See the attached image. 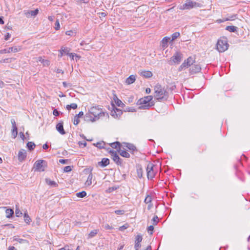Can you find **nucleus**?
I'll use <instances>...</instances> for the list:
<instances>
[{"label": "nucleus", "mask_w": 250, "mask_h": 250, "mask_svg": "<svg viewBox=\"0 0 250 250\" xmlns=\"http://www.w3.org/2000/svg\"><path fill=\"white\" fill-rule=\"evenodd\" d=\"M154 97L160 102L167 101L168 97V92L161 85L157 84L154 87Z\"/></svg>", "instance_id": "f257e3e1"}, {"label": "nucleus", "mask_w": 250, "mask_h": 250, "mask_svg": "<svg viewBox=\"0 0 250 250\" xmlns=\"http://www.w3.org/2000/svg\"><path fill=\"white\" fill-rule=\"evenodd\" d=\"M152 96H146L138 100L137 104L140 105L139 108L140 109H148L154 105V102L152 101Z\"/></svg>", "instance_id": "f03ea898"}, {"label": "nucleus", "mask_w": 250, "mask_h": 250, "mask_svg": "<svg viewBox=\"0 0 250 250\" xmlns=\"http://www.w3.org/2000/svg\"><path fill=\"white\" fill-rule=\"evenodd\" d=\"M183 58V54L180 51H176L175 54L168 61V64L169 65H173L174 64H179L182 61Z\"/></svg>", "instance_id": "7ed1b4c3"}, {"label": "nucleus", "mask_w": 250, "mask_h": 250, "mask_svg": "<svg viewBox=\"0 0 250 250\" xmlns=\"http://www.w3.org/2000/svg\"><path fill=\"white\" fill-rule=\"evenodd\" d=\"M89 112L95 118L96 120H98L100 117L104 116L105 113L102 109L97 106L91 107L89 110Z\"/></svg>", "instance_id": "20e7f679"}, {"label": "nucleus", "mask_w": 250, "mask_h": 250, "mask_svg": "<svg viewBox=\"0 0 250 250\" xmlns=\"http://www.w3.org/2000/svg\"><path fill=\"white\" fill-rule=\"evenodd\" d=\"M146 172L147 178L152 179L156 173V166L152 163H148L146 167Z\"/></svg>", "instance_id": "39448f33"}, {"label": "nucleus", "mask_w": 250, "mask_h": 250, "mask_svg": "<svg viewBox=\"0 0 250 250\" xmlns=\"http://www.w3.org/2000/svg\"><path fill=\"white\" fill-rule=\"evenodd\" d=\"M47 166V162L43 160L37 161L34 165V167L35 169V170L39 171H44Z\"/></svg>", "instance_id": "423d86ee"}, {"label": "nucleus", "mask_w": 250, "mask_h": 250, "mask_svg": "<svg viewBox=\"0 0 250 250\" xmlns=\"http://www.w3.org/2000/svg\"><path fill=\"white\" fill-rule=\"evenodd\" d=\"M228 44L226 40H219L217 43L216 48L220 52H223L228 49Z\"/></svg>", "instance_id": "0eeeda50"}, {"label": "nucleus", "mask_w": 250, "mask_h": 250, "mask_svg": "<svg viewBox=\"0 0 250 250\" xmlns=\"http://www.w3.org/2000/svg\"><path fill=\"white\" fill-rule=\"evenodd\" d=\"M199 5L200 4L195 1L192 0H187L185 4H184L182 6H181L180 9L182 10L190 9L193 7H198Z\"/></svg>", "instance_id": "6e6552de"}, {"label": "nucleus", "mask_w": 250, "mask_h": 250, "mask_svg": "<svg viewBox=\"0 0 250 250\" xmlns=\"http://www.w3.org/2000/svg\"><path fill=\"white\" fill-rule=\"evenodd\" d=\"M110 154L111 156L112 159L118 165H121L122 164V160L120 159L118 155L117 154L116 152L110 150L109 151Z\"/></svg>", "instance_id": "1a4fd4ad"}, {"label": "nucleus", "mask_w": 250, "mask_h": 250, "mask_svg": "<svg viewBox=\"0 0 250 250\" xmlns=\"http://www.w3.org/2000/svg\"><path fill=\"white\" fill-rule=\"evenodd\" d=\"M21 50V48L20 46H14L9 47L8 49H4L0 50V54L3 53H9L11 52H17L20 51Z\"/></svg>", "instance_id": "9d476101"}, {"label": "nucleus", "mask_w": 250, "mask_h": 250, "mask_svg": "<svg viewBox=\"0 0 250 250\" xmlns=\"http://www.w3.org/2000/svg\"><path fill=\"white\" fill-rule=\"evenodd\" d=\"M142 239L143 238L141 235L138 234L136 236L134 246V248L135 250H139V249L141 248V243L142 241Z\"/></svg>", "instance_id": "9b49d317"}, {"label": "nucleus", "mask_w": 250, "mask_h": 250, "mask_svg": "<svg viewBox=\"0 0 250 250\" xmlns=\"http://www.w3.org/2000/svg\"><path fill=\"white\" fill-rule=\"evenodd\" d=\"M201 68L200 65L197 64H193L189 68V73L190 74H194L200 71Z\"/></svg>", "instance_id": "f8f14e48"}, {"label": "nucleus", "mask_w": 250, "mask_h": 250, "mask_svg": "<svg viewBox=\"0 0 250 250\" xmlns=\"http://www.w3.org/2000/svg\"><path fill=\"white\" fill-rule=\"evenodd\" d=\"M195 62V58L190 56L189 57L187 60H185L182 63H185V67L187 68L191 66Z\"/></svg>", "instance_id": "ddd939ff"}, {"label": "nucleus", "mask_w": 250, "mask_h": 250, "mask_svg": "<svg viewBox=\"0 0 250 250\" xmlns=\"http://www.w3.org/2000/svg\"><path fill=\"white\" fill-rule=\"evenodd\" d=\"M84 121L87 122H95L97 120H96L95 118L94 117V116L89 112L88 111V112L86 113L84 117Z\"/></svg>", "instance_id": "4468645a"}, {"label": "nucleus", "mask_w": 250, "mask_h": 250, "mask_svg": "<svg viewBox=\"0 0 250 250\" xmlns=\"http://www.w3.org/2000/svg\"><path fill=\"white\" fill-rule=\"evenodd\" d=\"M26 157V151L24 149H21L18 154V159L20 162L23 161Z\"/></svg>", "instance_id": "2eb2a0df"}, {"label": "nucleus", "mask_w": 250, "mask_h": 250, "mask_svg": "<svg viewBox=\"0 0 250 250\" xmlns=\"http://www.w3.org/2000/svg\"><path fill=\"white\" fill-rule=\"evenodd\" d=\"M123 112L121 109L116 108L111 112V115L115 118H118L121 116Z\"/></svg>", "instance_id": "dca6fc26"}, {"label": "nucleus", "mask_w": 250, "mask_h": 250, "mask_svg": "<svg viewBox=\"0 0 250 250\" xmlns=\"http://www.w3.org/2000/svg\"><path fill=\"white\" fill-rule=\"evenodd\" d=\"M56 129L62 135L65 134V131L63 129V122H60L56 125Z\"/></svg>", "instance_id": "f3484780"}, {"label": "nucleus", "mask_w": 250, "mask_h": 250, "mask_svg": "<svg viewBox=\"0 0 250 250\" xmlns=\"http://www.w3.org/2000/svg\"><path fill=\"white\" fill-rule=\"evenodd\" d=\"M109 160L108 158H104L102 159V161L101 162H99L98 163V164L99 166H101L102 167H105L108 165L109 164Z\"/></svg>", "instance_id": "a211bd4d"}, {"label": "nucleus", "mask_w": 250, "mask_h": 250, "mask_svg": "<svg viewBox=\"0 0 250 250\" xmlns=\"http://www.w3.org/2000/svg\"><path fill=\"white\" fill-rule=\"evenodd\" d=\"M140 75L146 78H149L152 76V73L149 71H141L139 72Z\"/></svg>", "instance_id": "6ab92c4d"}, {"label": "nucleus", "mask_w": 250, "mask_h": 250, "mask_svg": "<svg viewBox=\"0 0 250 250\" xmlns=\"http://www.w3.org/2000/svg\"><path fill=\"white\" fill-rule=\"evenodd\" d=\"M70 50V48L67 47L62 46L60 51V55H59V56H60V57H62L64 54L68 55Z\"/></svg>", "instance_id": "aec40b11"}, {"label": "nucleus", "mask_w": 250, "mask_h": 250, "mask_svg": "<svg viewBox=\"0 0 250 250\" xmlns=\"http://www.w3.org/2000/svg\"><path fill=\"white\" fill-rule=\"evenodd\" d=\"M124 145L125 147H127L129 150L132 151V152L135 151H137L136 147L134 145L127 143H124Z\"/></svg>", "instance_id": "412c9836"}, {"label": "nucleus", "mask_w": 250, "mask_h": 250, "mask_svg": "<svg viewBox=\"0 0 250 250\" xmlns=\"http://www.w3.org/2000/svg\"><path fill=\"white\" fill-rule=\"evenodd\" d=\"M135 80H136L135 76L132 75H130L128 78H127L126 79L125 83L127 84H130L133 83L135 82Z\"/></svg>", "instance_id": "4be33fe9"}, {"label": "nucleus", "mask_w": 250, "mask_h": 250, "mask_svg": "<svg viewBox=\"0 0 250 250\" xmlns=\"http://www.w3.org/2000/svg\"><path fill=\"white\" fill-rule=\"evenodd\" d=\"M170 40V38L169 37H166L163 38L162 41V46L163 48H166L167 47V43Z\"/></svg>", "instance_id": "5701e85b"}, {"label": "nucleus", "mask_w": 250, "mask_h": 250, "mask_svg": "<svg viewBox=\"0 0 250 250\" xmlns=\"http://www.w3.org/2000/svg\"><path fill=\"white\" fill-rule=\"evenodd\" d=\"M5 213H6V216L7 218H11L14 213V210L13 209H11V208H9V209H7L5 211Z\"/></svg>", "instance_id": "b1692460"}, {"label": "nucleus", "mask_w": 250, "mask_h": 250, "mask_svg": "<svg viewBox=\"0 0 250 250\" xmlns=\"http://www.w3.org/2000/svg\"><path fill=\"white\" fill-rule=\"evenodd\" d=\"M118 151L120 153V154L122 157H124L125 158H127L130 157V154L128 152H127L125 150H122L121 149H120V150H118Z\"/></svg>", "instance_id": "393cba45"}, {"label": "nucleus", "mask_w": 250, "mask_h": 250, "mask_svg": "<svg viewBox=\"0 0 250 250\" xmlns=\"http://www.w3.org/2000/svg\"><path fill=\"white\" fill-rule=\"evenodd\" d=\"M46 183L52 187H56L58 186V184L54 181H51L50 179L46 178L45 179Z\"/></svg>", "instance_id": "a878e982"}, {"label": "nucleus", "mask_w": 250, "mask_h": 250, "mask_svg": "<svg viewBox=\"0 0 250 250\" xmlns=\"http://www.w3.org/2000/svg\"><path fill=\"white\" fill-rule=\"evenodd\" d=\"M110 146H111L113 148L117 149L119 148L120 150L121 149V144L119 142H116L114 143H112L109 144Z\"/></svg>", "instance_id": "bb28decb"}, {"label": "nucleus", "mask_w": 250, "mask_h": 250, "mask_svg": "<svg viewBox=\"0 0 250 250\" xmlns=\"http://www.w3.org/2000/svg\"><path fill=\"white\" fill-rule=\"evenodd\" d=\"M114 100L116 104L118 106L123 107V106H125V104L123 103V102L120 100H119L116 95H114Z\"/></svg>", "instance_id": "cd10ccee"}, {"label": "nucleus", "mask_w": 250, "mask_h": 250, "mask_svg": "<svg viewBox=\"0 0 250 250\" xmlns=\"http://www.w3.org/2000/svg\"><path fill=\"white\" fill-rule=\"evenodd\" d=\"M24 220L27 224H28V225L30 224L31 219L28 215L27 211H26L24 213Z\"/></svg>", "instance_id": "c85d7f7f"}, {"label": "nucleus", "mask_w": 250, "mask_h": 250, "mask_svg": "<svg viewBox=\"0 0 250 250\" xmlns=\"http://www.w3.org/2000/svg\"><path fill=\"white\" fill-rule=\"evenodd\" d=\"M137 176L139 178L143 177V170L141 166H138L137 169Z\"/></svg>", "instance_id": "c756f323"}, {"label": "nucleus", "mask_w": 250, "mask_h": 250, "mask_svg": "<svg viewBox=\"0 0 250 250\" xmlns=\"http://www.w3.org/2000/svg\"><path fill=\"white\" fill-rule=\"evenodd\" d=\"M226 29L230 32H235L237 31V27L234 26H228Z\"/></svg>", "instance_id": "7c9ffc66"}, {"label": "nucleus", "mask_w": 250, "mask_h": 250, "mask_svg": "<svg viewBox=\"0 0 250 250\" xmlns=\"http://www.w3.org/2000/svg\"><path fill=\"white\" fill-rule=\"evenodd\" d=\"M94 145L95 146L98 148L102 149L105 148L104 146L105 145V143L104 142L102 141L100 142H98L96 144H94Z\"/></svg>", "instance_id": "2f4dec72"}, {"label": "nucleus", "mask_w": 250, "mask_h": 250, "mask_svg": "<svg viewBox=\"0 0 250 250\" xmlns=\"http://www.w3.org/2000/svg\"><path fill=\"white\" fill-rule=\"evenodd\" d=\"M77 107H78V106L76 104L73 103L70 105H69V104L67 105L66 106V108L68 111H70L71 109H76V108H77Z\"/></svg>", "instance_id": "473e14b6"}, {"label": "nucleus", "mask_w": 250, "mask_h": 250, "mask_svg": "<svg viewBox=\"0 0 250 250\" xmlns=\"http://www.w3.org/2000/svg\"><path fill=\"white\" fill-rule=\"evenodd\" d=\"M93 175L91 173L89 174L87 179L85 182V185L86 186H90L92 184V179Z\"/></svg>", "instance_id": "72a5a7b5"}, {"label": "nucleus", "mask_w": 250, "mask_h": 250, "mask_svg": "<svg viewBox=\"0 0 250 250\" xmlns=\"http://www.w3.org/2000/svg\"><path fill=\"white\" fill-rule=\"evenodd\" d=\"M99 229H94L92 230L88 234V238H91L96 236V235L98 233Z\"/></svg>", "instance_id": "f704fd0d"}, {"label": "nucleus", "mask_w": 250, "mask_h": 250, "mask_svg": "<svg viewBox=\"0 0 250 250\" xmlns=\"http://www.w3.org/2000/svg\"><path fill=\"white\" fill-rule=\"evenodd\" d=\"M27 147L29 150L31 151L34 149L35 144L32 142H29L27 144Z\"/></svg>", "instance_id": "c9c22d12"}, {"label": "nucleus", "mask_w": 250, "mask_h": 250, "mask_svg": "<svg viewBox=\"0 0 250 250\" xmlns=\"http://www.w3.org/2000/svg\"><path fill=\"white\" fill-rule=\"evenodd\" d=\"M180 34L179 32H175L171 35V42H173L175 40L180 37Z\"/></svg>", "instance_id": "e433bc0d"}, {"label": "nucleus", "mask_w": 250, "mask_h": 250, "mask_svg": "<svg viewBox=\"0 0 250 250\" xmlns=\"http://www.w3.org/2000/svg\"><path fill=\"white\" fill-rule=\"evenodd\" d=\"M15 214L17 217H20L22 214L21 211L20 210L19 208L18 205H16Z\"/></svg>", "instance_id": "4c0bfd02"}, {"label": "nucleus", "mask_w": 250, "mask_h": 250, "mask_svg": "<svg viewBox=\"0 0 250 250\" xmlns=\"http://www.w3.org/2000/svg\"><path fill=\"white\" fill-rule=\"evenodd\" d=\"M86 192L84 191L79 192L76 193V196L79 198H83L86 196Z\"/></svg>", "instance_id": "58836bf2"}, {"label": "nucleus", "mask_w": 250, "mask_h": 250, "mask_svg": "<svg viewBox=\"0 0 250 250\" xmlns=\"http://www.w3.org/2000/svg\"><path fill=\"white\" fill-rule=\"evenodd\" d=\"M38 13L39 10L38 9H36L35 10L29 11L27 13L31 15V16H32L35 17L38 14Z\"/></svg>", "instance_id": "ea45409f"}, {"label": "nucleus", "mask_w": 250, "mask_h": 250, "mask_svg": "<svg viewBox=\"0 0 250 250\" xmlns=\"http://www.w3.org/2000/svg\"><path fill=\"white\" fill-rule=\"evenodd\" d=\"M12 135L13 136V138H15L17 137L18 135V128L17 127H15L12 128Z\"/></svg>", "instance_id": "a19ab883"}, {"label": "nucleus", "mask_w": 250, "mask_h": 250, "mask_svg": "<svg viewBox=\"0 0 250 250\" xmlns=\"http://www.w3.org/2000/svg\"><path fill=\"white\" fill-rule=\"evenodd\" d=\"M152 197L149 195H147L145 199V203L146 204L151 203L152 201Z\"/></svg>", "instance_id": "79ce46f5"}, {"label": "nucleus", "mask_w": 250, "mask_h": 250, "mask_svg": "<svg viewBox=\"0 0 250 250\" xmlns=\"http://www.w3.org/2000/svg\"><path fill=\"white\" fill-rule=\"evenodd\" d=\"M237 17L236 14H233L230 16H229V17L224 19V21H232L234 20L235 18Z\"/></svg>", "instance_id": "37998d69"}, {"label": "nucleus", "mask_w": 250, "mask_h": 250, "mask_svg": "<svg viewBox=\"0 0 250 250\" xmlns=\"http://www.w3.org/2000/svg\"><path fill=\"white\" fill-rule=\"evenodd\" d=\"M153 225H156L158 222V218L157 216H154L152 219Z\"/></svg>", "instance_id": "c03bdc74"}, {"label": "nucleus", "mask_w": 250, "mask_h": 250, "mask_svg": "<svg viewBox=\"0 0 250 250\" xmlns=\"http://www.w3.org/2000/svg\"><path fill=\"white\" fill-rule=\"evenodd\" d=\"M72 170L71 166H66L64 167L63 171L65 172H68Z\"/></svg>", "instance_id": "a18cd8bd"}, {"label": "nucleus", "mask_w": 250, "mask_h": 250, "mask_svg": "<svg viewBox=\"0 0 250 250\" xmlns=\"http://www.w3.org/2000/svg\"><path fill=\"white\" fill-rule=\"evenodd\" d=\"M103 226L104 228V229L106 230H108V229L111 230V229H114L112 226H109L107 224H106L103 225Z\"/></svg>", "instance_id": "49530a36"}, {"label": "nucleus", "mask_w": 250, "mask_h": 250, "mask_svg": "<svg viewBox=\"0 0 250 250\" xmlns=\"http://www.w3.org/2000/svg\"><path fill=\"white\" fill-rule=\"evenodd\" d=\"M55 29L58 30L60 29V25L59 21V20H57L55 23Z\"/></svg>", "instance_id": "de8ad7c7"}, {"label": "nucleus", "mask_w": 250, "mask_h": 250, "mask_svg": "<svg viewBox=\"0 0 250 250\" xmlns=\"http://www.w3.org/2000/svg\"><path fill=\"white\" fill-rule=\"evenodd\" d=\"M79 118L76 117V116L74 117V121H73V124L75 125H77L79 123L80 120L79 119Z\"/></svg>", "instance_id": "09e8293b"}, {"label": "nucleus", "mask_w": 250, "mask_h": 250, "mask_svg": "<svg viewBox=\"0 0 250 250\" xmlns=\"http://www.w3.org/2000/svg\"><path fill=\"white\" fill-rule=\"evenodd\" d=\"M128 225L127 224H125L119 228V230L120 231H123L125 229H126L128 228Z\"/></svg>", "instance_id": "8fccbe9b"}, {"label": "nucleus", "mask_w": 250, "mask_h": 250, "mask_svg": "<svg viewBox=\"0 0 250 250\" xmlns=\"http://www.w3.org/2000/svg\"><path fill=\"white\" fill-rule=\"evenodd\" d=\"M125 212L124 210H116L115 211V213L117 215L123 214Z\"/></svg>", "instance_id": "3c124183"}, {"label": "nucleus", "mask_w": 250, "mask_h": 250, "mask_svg": "<svg viewBox=\"0 0 250 250\" xmlns=\"http://www.w3.org/2000/svg\"><path fill=\"white\" fill-rule=\"evenodd\" d=\"M153 230H154V227L153 226H150L147 228V231H148V232L150 231V234H152Z\"/></svg>", "instance_id": "603ef678"}, {"label": "nucleus", "mask_w": 250, "mask_h": 250, "mask_svg": "<svg viewBox=\"0 0 250 250\" xmlns=\"http://www.w3.org/2000/svg\"><path fill=\"white\" fill-rule=\"evenodd\" d=\"M68 162V159H60L59 162L62 164H66Z\"/></svg>", "instance_id": "864d4df0"}, {"label": "nucleus", "mask_w": 250, "mask_h": 250, "mask_svg": "<svg viewBox=\"0 0 250 250\" xmlns=\"http://www.w3.org/2000/svg\"><path fill=\"white\" fill-rule=\"evenodd\" d=\"M135 111V109H134L133 107H126L125 109V111H131V112H134Z\"/></svg>", "instance_id": "5fc2aeb1"}, {"label": "nucleus", "mask_w": 250, "mask_h": 250, "mask_svg": "<svg viewBox=\"0 0 250 250\" xmlns=\"http://www.w3.org/2000/svg\"><path fill=\"white\" fill-rule=\"evenodd\" d=\"M53 114L55 116H58L60 115V112L57 109H55L53 110Z\"/></svg>", "instance_id": "6e6d98bb"}, {"label": "nucleus", "mask_w": 250, "mask_h": 250, "mask_svg": "<svg viewBox=\"0 0 250 250\" xmlns=\"http://www.w3.org/2000/svg\"><path fill=\"white\" fill-rule=\"evenodd\" d=\"M79 145L80 146H83L84 147L86 146V143L85 141L79 142Z\"/></svg>", "instance_id": "4d7b16f0"}, {"label": "nucleus", "mask_w": 250, "mask_h": 250, "mask_svg": "<svg viewBox=\"0 0 250 250\" xmlns=\"http://www.w3.org/2000/svg\"><path fill=\"white\" fill-rule=\"evenodd\" d=\"M185 64V63H182V64L179 66L178 68L179 71H181L184 68H186Z\"/></svg>", "instance_id": "13d9d810"}, {"label": "nucleus", "mask_w": 250, "mask_h": 250, "mask_svg": "<svg viewBox=\"0 0 250 250\" xmlns=\"http://www.w3.org/2000/svg\"><path fill=\"white\" fill-rule=\"evenodd\" d=\"M11 124L12 125V128L13 127H17L16 122H15L14 119H12L11 120Z\"/></svg>", "instance_id": "bf43d9fd"}, {"label": "nucleus", "mask_w": 250, "mask_h": 250, "mask_svg": "<svg viewBox=\"0 0 250 250\" xmlns=\"http://www.w3.org/2000/svg\"><path fill=\"white\" fill-rule=\"evenodd\" d=\"M83 115V113L82 111H81L79 113V114L76 115L75 116L78 118H81Z\"/></svg>", "instance_id": "052dcab7"}, {"label": "nucleus", "mask_w": 250, "mask_h": 250, "mask_svg": "<svg viewBox=\"0 0 250 250\" xmlns=\"http://www.w3.org/2000/svg\"><path fill=\"white\" fill-rule=\"evenodd\" d=\"M38 61L41 62V63H44V60L42 59V57H40L38 58Z\"/></svg>", "instance_id": "680f3d73"}, {"label": "nucleus", "mask_w": 250, "mask_h": 250, "mask_svg": "<svg viewBox=\"0 0 250 250\" xmlns=\"http://www.w3.org/2000/svg\"><path fill=\"white\" fill-rule=\"evenodd\" d=\"M73 32L71 30L67 31L66 32L65 34L68 36H72Z\"/></svg>", "instance_id": "e2e57ef3"}, {"label": "nucleus", "mask_w": 250, "mask_h": 250, "mask_svg": "<svg viewBox=\"0 0 250 250\" xmlns=\"http://www.w3.org/2000/svg\"><path fill=\"white\" fill-rule=\"evenodd\" d=\"M75 54L72 53H69L68 55L72 59L74 60V57L75 56Z\"/></svg>", "instance_id": "0e129e2a"}, {"label": "nucleus", "mask_w": 250, "mask_h": 250, "mask_svg": "<svg viewBox=\"0 0 250 250\" xmlns=\"http://www.w3.org/2000/svg\"><path fill=\"white\" fill-rule=\"evenodd\" d=\"M20 137H21V138L23 140H24L25 139V138L24 133H23V132H21L20 133Z\"/></svg>", "instance_id": "69168bd1"}, {"label": "nucleus", "mask_w": 250, "mask_h": 250, "mask_svg": "<svg viewBox=\"0 0 250 250\" xmlns=\"http://www.w3.org/2000/svg\"><path fill=\"white\" fill-rule=\"evenodd\" d=\"M9 59H4L0 61V62L1 63H7L9 62Z\"/></svg>", "instance_id": "338daca9"}, {"label": "nucleus", "mask_w": 250, "mask_h": 250, "mask_svg": "<svg viewBox=\"0 0 250 250\" xmlns=\"http://www.w3.org/2000/svg\"><path fill=\"white\" fill-rule=\"evenodd\" d=\"M10 34L9 33H7L6 35L5 36L4 39L6 41H7L9 38L10 37Z\"/></svg>", "instance_id": "774afa93"}]
</instances>
